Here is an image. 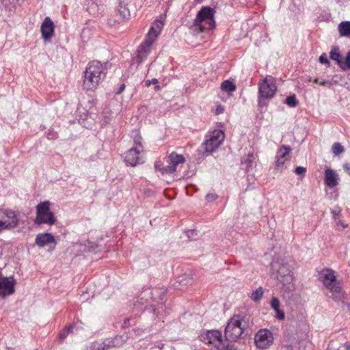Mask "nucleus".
<instances>
[{
  "label": "nucleus",
  "instance_id": "1",
  "mask_svg": "<svg viewBox=\"0 0 350 350\" xmlns=\"http://www.w3.org/2000/svg\"><path fill=\"white\" fill-rule=\"evenodd\" d=\"M319 275L320 281L325 286V295L335 301L341 300L343 293L340 282L336 280L335 272L332 269H325Z\"/></svg>",
  "mask_w": 350,
  "mask_h": 350
},
{
  "label": "nucleus",
  "instance_id": "2",
  "mask_svg": "<svg viewBox=\"0 0 350 350\" xmlns=\"http://www.w3.org/2000/svg\"><path fill=\"white\" fill-rule=\"evenodd\" d=\"M105 77L103 65L100 62L94 60L90 62L85 71L83 88L95 90Z\"/></svg>",
  "mask_w": 350,
  "mask_h": 350
},
{
  "label": "nucleus",
  "instance_id": "3",
  "mask_svg": "<svg viewBox=\"0 0 350 350\" xmlns=\"http://www.w3.org/2000/svg\"><path fill=\"white\" fill-rule=\"evenodd\" d=\"M275 278L282 284L283 290L291 292L294 290V276L289 265L284 262L273 261L271 264Z\"/></svg>",
  "mask_w": 350,
  "mask_h": 350
},
{
  "label": "nucleus",
  "instance_id": "4",
  "mask_svg": "<svg viewBox=\"0 0 350 350\" xmlns=\"http://www.w3.org/2000/svg\"><path fill=\"white\" fill-rule=\"evenodd\" d=\"M249 327L248 319L245 317L234 315L232 317L225 329V336L227 340L234 341L240 338Z\"/></svg>",
  "mask_w": 350,
  "mask_h": 350
},
{
  "label": "nucleus",
  "instance_id": "5",
  "mask_svg": "<svg viewBox=\"0 0 350 350\" xmlns=\"http://www.w3.org/2000/svg\"><path fill=\"white\" fill-rule=\"evenodd\" d=\"M215 9L209 6H203L193 21V26L200 31L213 29L215 26Z\"/></svg>",
  "mask_w": 350,
  "mask_h": 350
},
{
  "label": "nucleus",
  "instance_id": "6",
  "mask_svg": "<svg viewBox=\"0 0 350 350\" xmlns=\"http://www.w3.org/2000/svg\"><path fill=\"white\" fill-rule=\"evenodd\" d=\"M51 203L49 201L42 202L36 206V215L34 223L38 225L47 224L49 226L55 224L56 218L54 213L50 208Z\"/></svg>",
  "mask_w": 350,
  "mask_h": 350
},
{
  "label": "nucleus",
  "instance_id": "7",
  "mask_svg": "<svg viewBox=\"0 0 350 350\" xmlns=\"http://www.w3.org/2000/svg\"><path fill=\"white\" fill-rule=\"evenodd\" d=\"M143 149L142 137L136 135L134 139L133 146L124 153V161L126 165L134 167L143 163L144 162L142 155Z\"/></svg>",
  "mask_w": 350,
  "mask_h": 350
},
{
  "label": "nucleus",
  "instance_id": "8",
  "mask_svg": "<svg viewBox=\"0 0 350 350\" xmlns=\"http://www.w3.org/2000/svg\"><path fill=\"white\" fill-rule=\"evenodd\" d=\"M225 138V134L223 131L219 129L214 130L206 135L205 142L202 144V147L206 153L210 154L215 152L221 144Z\"/></svg>",
  "mask_w": 350,
  "mask_h": 350
},
{
  "label": "nucleus",
  "instance_id": "9",
  "mask_svg": "<svg viewBox=\"0 0 350 350\" xmlns=\"http://www.w3.org/2000/svg\"><path fill=\"white\" fill-rule=\"evenodd\" d=\"M312 344L308 340H298L293 334H285L280 350H310Z\"/></svg>",
  "mask_w": 350,
  "mask_h": 350
},
{
  "label": "nucleus",
  "instance_id": "10",
  "mask_svg": "<svg viewBox=\"0 0 350 350\" xmlns=\"http://www.w3.org/2000/svg\"><path fill=\"white\" fill-rule=\"evenodd\" d=\"M276 90L275 79L271 75H267L258 84V94L260 97L271 98Z\"/></svg>",
  "mask_w": 350,
  "mask_h": 350
},
{
  "label": "nucleus",
  "instance_id": "11",
  "mask_svg": "<svg viewBox=\"0 0 350 350\" xmlns=\"http://www.w3.org/2000/svg\"><path fill=\"white\" fill-rule=\"evenodd\" d=\"M155 35L156 33H154L153 29L149 31L146 39L139 46L137 49L138 54L136 57V61L139 64H141L148 55L150 47L155 40Z\"/></svg>",
  "mask_w": 350,
  "mask_h": 350
},
{
  "label": "nucleus",
  "instance_id": "12",
  "mask_svg": "<svg viewBox=\"0 0 350 350\" xmlns=\"http://www.w3.org/2000/svg\"><path fill=\"white\" fill-rule=\"evenodd\" d=\"M254 342L258 349H268L273 342L272 332L267 329L259 330L255 334Z\"/></svg>",
  "mask_w": 350,
  "mask_h": 350
},
{
  "label": "nucleus",
  "instance_id": "13",
  "mask_svg": "<svg viewBox=\"0 0 350 350\" xmlns=\"http://www.w3.org/2000/svg\"><path fill=\"white\" fill-rule=\"evenodd\" d=\"M200 340L206 344L213 345L216 349L222 342L221 333L218 330H207L199 336Z\"/></svg>",
  "mask_w": 350,
  "mask_h": 350
},
{
  "label": "nucleus",
  "instance_id": "14",
  "mask_svg": "<svg viewBox=\"0 0 350 350\" xmlns=\"http://www.w3.org/2000/svg\"><path fill=\"white\" fill-rule=\"evenodd\" d=\"M291 148L289 146L282 145L277 151L275 156V167L278 170L284 169V164L290 160Z\"/></svg>",
  "mask_w": 350,
  "mask_h": 350
},
{
  "label": "nucleus",
  "instance_id": "15",
  "mask_svg": "<svg viewBox=\"0 0 350 350\" xmlns=\"http://www.w3.org/2000/svg\"><path fill=\"white\" fill-rule=\"evenodd\" d=\"M185 161L182 154H178L175 152H172L168 156L167 162V165L163 170V174H172L176 170L177 166Z\"/></svg>",
  "mask_w": 350,
  "mask_h": 350
},
{
  "label": "nucleus",
  "instance_id": "16",
  "mask_svg": "<svg viewBox=\"0 0 350 350\" xmlns=\"http://www.w3.org/2000/svg\"><path fill=\"white\" fill-rule=\"evenodd\" d=\"M41 33L45 41L50 40L54 34V24L49 16L46 17L42 23Z\"/></svg>",
  "mask_w": 350,
  "mask_h": 350
},
{
  "label": "nucleus",
  "instance_id": "17",
  "mask_svg": "<svg viewBox=\"0 0 350 350\" xmlns=\"http://www.w3.org/2000/svg\"><path fill=\"white\" fill-rule=\"evenodd\" d=\"M35 243L40 247H43L50 243H54V245H56L55 238L51 233H40L37 234ZM54 247L55 246H53Z\"/></svg>",
  "mask_w": 350,
  "mask_h": 350
},
{
  "label": "nucleus",
  "instance_id": "18",
  "mask_svg": "<svg viewBox=\"0 0 350 350\" xmlns=\"http://www.w3.org/2000/svg\"><path fill=\"white\" fill-rule=\"evenodd\" d=\"M325 183L330 188L338 185V178L336 172L332 169H327L325 171Z\"/></svg>",
  "mask_w": 350,
  "mask_h": 350
},
{
  "label": "nucleus",
  "instance_id": "19",
  "mask_svg": "<svg viewBox=\"0 0 350 350\" xmlns=\"http://www.w3.org/2000/svg\"><path fill=\"white\" fill-rule=\"evenodd\" d=\"M125 341L126 340L122 336H116L111 340H106L103 342L105 349H109L111 348L120 347L125 342Z\"/></svg>",
  "mask_w": 350,
  "mask_h": 350
},
{
  "label": "nucleus",
  "instance_id": "20",
  "mask_svg": "<svg viewBox=\"0 0 350 350\" xmlns=\"http://www.w3.org/2000/svg\"><path fill=\"white\" fill-rule=\"evenodd\" d=\"M4 216L10 219V221L6 220L7 229L17 226L18 221L14 211L10 210L4 211Z\"/></svg>",
  "mask_w": 350,
  "mask_h": 350
},
{
  "label": "nucleus",
  "instance_id": "21",
  "mask_svg": "<svg viewBox=\"0 0 350 350\" xmlns=\"http://www.w3.org/2000/svg\"><path fill=\"white\" fill-rule=\"evenodd\" d=\"M338 31L341 36H350V21H342L338 25Z\"/></svg>",
  "mask_w": 350,
  "mask_h": 350
},
{
  "label": "nucleus",
  "instance_id": "22",
  "mask_svg": "<svg viewBox=\"0 0 350 350\" xmlns=\"http://www.w3.org/2000/svg\"><path fill=\"white\" fill-rule=\"evenodd\" d=\"M254 159L255 157L252 152L248 153L245 158L242 159L241 164L245 165L247 172H249L250 168L253 167Z\"/></svg>",
  "mask_w": 350,
  "mask_h": 350
},
{
  "label": "nucleus",
  "instance_id": "23",
  "mask_svg": "<svg viewBox=\"0 0 350 350\" xmlns=\"http://www.w3.org/2000/svg\"><path fill=\"white\" fill-rule=\"evenodd\" d=\"M329 57L332 60L336 61L340 68H342V64L343 61L341 60V55L338 47H334L332 49L329 53Z\"/></svg>",
  "mask_w": 350,
  "mask_h": 350
},
{
  "label": "nucleus",
  "instance_id": "24",
  "mask_svg": "<svg viewBox=\"0 0 350 350\" xmlns=\"http://www.w3.org/2000/svg\"><path fill=\"white\" fill-rule=\"evenodd\" d=\"M222 91L231 93L236 90V85L230 81L226 80L221 85Z\"/></svg>",
  "mask_w": 350,
  "mask_h": 350
},
{
  "label": "nucleus",
  "instance_id": "25",
  "mask_svg": "<svg viewBox=\"0 0 350 350\" xmlns=\"http://www.w3.org/2000/svg\"><path fill=\"white\" fill-rule=\"evenodd\" d=\"M264 293V288L262 286H260L251 293L250 298L254 302H258L262 299Z\"/></svg>",
  "mask_w": 350,
  "mask_h": 350
},
{
  "label": "nucleus",
  "instance_id": "26",
  "mask_svg": "<svg viewBox=\"0 0 350 350\" xmlns=\"http://www.w3.org/2000/svg\"><path fill=\"white\" fill-rule=\"evenodd\" d=\"M165 290L155 288L151 292L152 299L157 301H163L165 297Z\"/></svg>",
  "mask_w": 350,
  "mask_h": 350
},
{
  "label": "nucleus",
  "instance_id": "27",
  "mask_svg": "<svg viewBox=\"0 0 350 350\" xmlns=\"http://www.w3.org/2000/svg\"><path fill=\"white\" fill-rule=\"evenodd\" d=\"M118 11L120 16L122 18L125 19V18H129L130 12L129 10V9L124 5H122V3H120V5L118 6Z\"/></svg>",
  "mask_w": 350,
  "mask_h": 350
},
{
  "label": "nucleus",
  "instance_id": "28",
  "mask_svg": "<svg viewBox=\"0 0 350 350\" xmlns=\"http://www.w3.org/2000/svg\"><path fill=\"white\" fill-rule=\"evenodd\" d=\"M290 107H295L298 105V100L295 94L288 96L284 102Z\"/></svg>",
  "mask_w": 350,
  "mask_h": 350
},
{
  "label": "nucleus",
  "instance_id": "29",
  "mask_svg": "<svg viewBox=\"0 0 350 350\" xmlns=\"http://www.w3.org/2000/svg\"><path fill=\"white\" fill-rule=\"evenodd\" d=\"M87 350H106L104 342H94L87 348Z\"/></svg>",
  "mask_w": 350,
  "mask_h": 350
},
{
  "label": "nucleus",
  "instance_id": "30",
  "mask_svg": "<svg viewBox=\"0 0 350 350\" xmlns=\"http://www.w3.org/2000/svg\"><path fill=\"white\" fill-rule=\"evenodd\" d=\"M163 23L161 21H157L154 22V25L151 27L149 31H151L153 29L154 33H156L155 38L158 36L159 34L161 29L163 27Z\"/></svg>",
  "mask_w": 350,
  "mask_h": 350
},
{
  "label": "nucleus",
  "instance_id": "31",
  "mask_svg": "<svg viewBox=\"0 0 350 350\" xmlns=\"http://www.w3.org/2000/svg\"><path fill=\"white\" fill-rule=\"evenodd\" d=\"M343 146L338 142H335L332 146L333 153L336 155H339L344 152Z\"/></svg>",
  "mask_w": 350,
  "mask_h": 350
},
{
  "label": "nucleus",
  "instance_id": "32",
  "mask_svg": "<svg viewBox=\"0 0 350 350\" xmlns=\"http://www.w3.org/2000/svg\"><path fill=\"white\" fill-rule=\"evenodd\" d=\"M217 350H236L234 345L229 342H224L223 340L217 349Z\"/></svg>",
  "mask_w": 350,
  "mask_h": 350
},
{
  "label": "nucleus",
  "instance_id": "33",
  "mask_svg": "<svg viewBox=\"0 0 350 350\" xmlns=\"http://www.w3.org/2000/svg\"><path fill=\"white\" fill-rule=\"evenodd\" d=\"M72 327L70 326L68 327L64 328L62 332L59 334V338L61 340H63L67 337L68 334L72 331Z\"/></svg>",
  "mask_w": 350,
  "mask_h": 350
},
{
  "label": "nucleus",
  "instance_id": "34",
  "mask_svg": "<svg viewBox=\"0 0 350 350\" xmlns=\"http://www.w3.org/2000/svg\"><path fill=\"white\" fill-rule=\"evenodd\" d=\"M341 69L343 70L347 69L350 70V51L347 55L345 62H342Z\"/></svg>",
  "mask_w": 350,
  "mask_h": 350
},
{
  "label": "nucleus",
  "instance_id": "35",
  "mask_svg": "<svg viewBox=\"0 0 350 350\" xmlns=\"http://www.w3.org/2000/svg\"><path fill=\"white\" fill-rule=\"evenodd\" d=\"M271 306L274 310L280 308V301L277 297H273L271 298Z\"/></svg>",
  "mask_w": 350,
  "mask_h": 350
},
{
  "label": "nucleus",
  "instance_id": "36",
  "mask_svg": "<svg viewBox=\"0 0 350 350\" xmlns=\"http://www.w3.org/2000/svg\"><path fill=\"white\" fill-rule=\"evenodd\" d=\"M275 312H276V318L279 320H283L285 317V315H284V313L280 310V308H278V310H275Z\"/></svg>",
  "mask_w": 350,
  "mask_h": 350
},
{
  "label": "nucleus",
  "instance_id": "37",
  "mask_svg": "<svg viewBox=\"0 0 350 350\" xmlns=\"http://www.w3.org/2000/svg\"><path fill=\"white\" fill-rule=\"evenodd\" d=\"M319 62L322 64H329V61L327 59L326 54L323 53L319 57Z\"/></svg>",
  "mask_w": 350,
  "mask_h": 350
},
{
  "label": "nucleus",
  "instance_id": "38",
  "mask_svg": "<svg viewBox=\"0 0 350 350\" xmlns=\"http://www.w3.org/2000/svg\"><path fill=\"white\" fill-rule=\"evenodd\" d=\"M206 198L208 202H213L217 198V196L215 193H208Z\"/></svg>",
  "mask_w": 350,
  "mask_h": 350
},
{
  "label": "nucleus",
  "instance_id": "39",
  "mask_svg": "<svg viewBox=\"0 0 350 350\" xmlns=\"http://www.w3.org/2000/svg\"><path fill=\"white\" fill-rule=\"evenodd\" d=\"M306 171V168L301 166L297 167L295 170V172L298 175L305 173Z\"/></svg>",
  "mask_w": 350,
  "mask_h": 350
},
{
  "label": "nucleus",
  "instance_id": "40",
  "mask_svg": "<svg viewBox=\"0 0 350 350\" xmlns=\"http://www.w3.org/2000/svg\"><path fill=\"white\" fill-rule=\"evenodd\" d=\"M265 99H267L265 97H260V94H258V106L260 107H262L267 105V103L265 102Z\"/></svg>",
  "mask_w": 350,
  "mask_h": 350
},
{
  "label": "nucleus",
  "instance_id": "41",
  "mask_svg": "<svg viewBox=\"0 0 350 350\" xmlns=\"http://www.w3.org/2000/svg\"><path fill=\"white\" fill-rule=\"evenodd\" d=\"M314 82L315 83L320 84V85H326L327 84H329V81H325V80H324V79H321V80H320V79H314Z\"/></svg>",
  "mask_w": 350,
  "mask_h": 350
},
{
  "label": "nucleus",
  "instance_id": "42",
  "mask_svg": "<svg viewBox=\"0 0 350 350\" xmlns=\"http://www.w3.org/2000/svg\"><path fill=\"white\" fill-rule=\"evenodd\" d=\"M158 83V80L157 79H152V80H147L145 81V85L147 87H149L151 84H157Z\"/></svg>",
  "mask_w": 350,
  "mask_h": 350
},
{
  "label": "nucleus",
  "instance_id": "43",
  "mask_svg": "<svg viewBox=\"0 0 350 350\" xmlns=\"http://www.w3.org/2000/svg\"><path fill=\"white\" fill-rule=\"evenodd\" d=\"M162 164L160 162H157L154 165V167L157 170L161 172L163 174V170L165 169L164 167H161Z\"/></svg>",
  "mask_w": 350,
  "mask_h": 350
},
{
  "label": "nucleus",
  "instance_id": "44",
  "mask_svg": "<svg viewBox=\"0 0 350 350\" xmlns=\"http://www.w3.org/2000/svg\"><path fill=\"white\" fill-rule=\"evenodd\" d=\"M160 309H161V310H164V306H163V305H161V306H159V308H156L155 306H151V310H152V312H153V313H154V314H156V312H157V310H159Z\"/></svg>",
  "mask_w": 350,
  "mask_h": 350
},
{
  "label": "nucleus",
  "instance_id": "45",
  "mask_svg": "<svg viewBox=\"0 0 350 350\" xmlns=\"http://www.w3.org/2000/svg\"><path fill=\"white\" fill-rule=\"evenodd\" d=\"M343 169L345 170V171L349 174L350 175V164L349 163H345L343 165Z\"/></svg>",
  "mask_w": 350,
  "mask_h": 350
},
{
  "label": "nucleus",
  "instance_id": "46",
  "mask_svg": "<svg viewBox=\"0 0 350 350\" xmlns=\"http://www.w3.org/2000/svg\"><path fill=\"white\" fill-rule=\"evenodd\" d=\"M4 229H7L6 221H0V232Z\"/></svg>",
  "mask_w": 350,
  "mask_h": 350
},
{
  "label": "nucleus",
  "instance_id": "47",
  "mask_svg": "<svg viewBox=\"0 0 350 350\" xmlns=\"http://www.w3.org/2000/svg\"><path fill=\"white\" fill-rule=\"evenodd\" d=\"M224 107L222 105H218L216 109V113L219 114L224 112Z\"/></svg>",
  "mask_w": 350,
  "mask_h": 350
},
{
  "label": "nucleus",
  "instance_id": "48",
  "mask_svg": "<svg viewBox=\"0 0 350 350\" xmlns=\"http://www.w3.org/2000/svg\"><path fill=\"white\" fill-rule=\"evenodd\" d=\"M187 233H188L187 236H188L189 238H191V236H194V235L197 234L196 230H189L187 232Z\"/></svg>",
  "mask_w": 350,
  "mask_h": 350
},
{
  "label": "nucleus",
  "instance_id": "49",
  "mask_svg": "<svg viewBox=\"0 0 350 350\" xmlns=\"http://www.w3.org/2000/svg\"><path fill=\"white\" fill-rule=\"evenodd\" d=\"M124 88H125V85H124V84H122V85L120 86V88H119V89H118V92H117V94H121V93L124 90Z\"/></svg>",
  "mask_w": 350,
  "mask_h": 350
},
{
  "label": "nucleus",
  "instance_id": "50",
  "mask_svg": "<svg viewBox=\"0 0 350 350\" xmlns=\"http://www.w3.org/2000/svg\"><path fill=\"white\" fill-rule=\"evenodd\" d=\"M4 211L3 210H0V221H4L3 219H4Z\"/></svg>",
  "mask_w": 350,
  "mask_h": 350
},
{
  "label": "nucleus",
  "instance_id": "51",
  "mask_svg": "<svg viewBox=\"0 0 350 350\" xmlns=\"http://www.w3.org/2000/svg\"><path fill=\"white\" fill-rule=\"evenodd\" d=\"M160 89H161V88H160L159 85H155L154 86V90L155 91H159V90H160Z\"/></svg>",
  "mask_w": 350,
  "mask_h": 350
},
{
  "label": "nucleus",
  "instance_id": "52",
  "mask_svg": "<svg viewBox=\"0 0 350 350\" xmlns=\"http://www.w3.org/2000/svg\"><path fill=\"white\" fill-rule=\"evenodd\" d=\"M332 213H333L334 214H336V211L334 210V211H332Z\"/></svg>",
  "mask_w": 350,
  "mask_h": 350
}]
</instances>
